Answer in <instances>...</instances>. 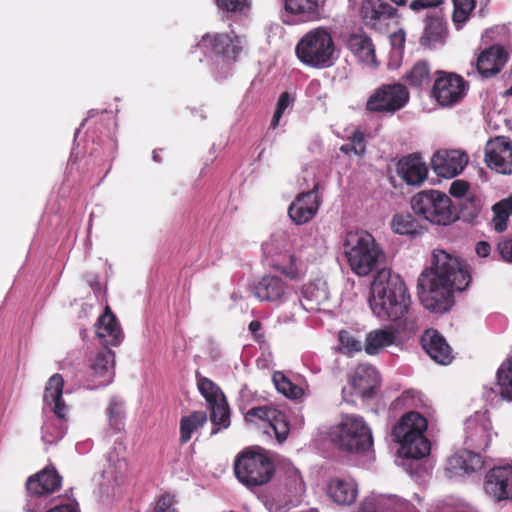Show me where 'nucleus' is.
I'll return each mask as SVG.
<instances>
[{
  "label": "nucleus",
  "instance_id": "obj_1",
  "mask_svg": "<svg viewBox=\"0 0 512 512\" xmlns=\"http://www.w3.org/2000/svg\"><path fill=\"white\" fill-rule=\"evenodd\" d=\"M471 282L466 264L444 250H434L430 267L418 277V294L425 309L445 313L454 305V291L465 290Z\"/></svg>",
  "mask_w": 512,
  "mask_h": 512
},
{
  "label": "nucleus",
  "instance_id": "obj_2",
  "mask_svg": "<svg viewBox=\"0 0 512 512\" xmlns=\"http://www.w3.org/2000/svg\"><path fill=\"white\" fill-rule=\"evenodd\" d=\"M410 294L399 275L382 270L377 273L370 287L369 306L381 320L397 322L408 313Z\"/></svg>",
  "mask_w": 512,
  "mask_h": 512
},
{
  "label": "nucleus",
  "instance_id": "obj_3",
  "mask_svg": "<svg viewBox=\"0 0 512 512\" xmlns=\"http://www.w3.org/2000/svg\"><path fill=\"white\" fill-rule=\"evenodd\" d=\"M342 245L350 269L361 277L377 270L386 259L385 252L375 237L364 230L347 232Z\"/></svg>",
  "mask_w": 512,
  "mask_h": 512
},
{
  "label": "nucleus",
  "instance_id": "obj_4",
  "mask_svg": "<svg viewBox=\"0 0 512 512\" xmlns=\"http://www.w3.org/2000/svg\"><path fill=\"white\" fill-rule=\"evenodd\" d=\"M336 46L328 27L318 26L307 31L297 42L295 54L307 67L327 69L336 60Z\"/></svg>",
  "mask_w": 512,
  "mask_h": 512
},
{
  "label": "nucleus",
  "instance_id": "obj_5",
  "mask_svg": "<svg viewBox=\"0 0 512 512\" xmlns=\"http://www.w3.org/2000/svg\"><path fill=\"white\" fill-rule=\"evenodd\" d=\"M427 419L417 411H409L401 416L392 430L395 442L400 445L404 458L421 459L430 453V441L425 436Z\"/></svg>",
  "mask_w": 512,
  "mask_h": 512
},
{
  "label": "nucleus",
  "instance_id": "obj_6",
  "mask_svg": "<svg viewBox=\"0 0 512 512\" xmlns=\"http://www.w3.org/2000/svg\"><path fill=\"white\" fill-rule=\"evenodd\" d=\"M328 435L331 443L344 452L364 454L373 447L371 429L361 416H343L339 423L330 427Z\"/></svg>",
  "mask_w": 512,
  "mask_h": 512
},
{
  "label": "nucleus",
  "instance_id": "obj_7",
  "mask_svg": "<svg viewBox=\"0 0 512 512\" xmlns=\"http://www.w3.org/2000/svg\"><path fill=\"white\" fill-rule=\"evenodd\" d=\"M233 469L236 478L246 487L262 486L275 475L274 461L260 447H248L235 458Z\"/></svg>",
  "mask_w": 512,
  "mask_h": 512
},
{
  "label": "nucleus",
  "instance_id": "obj_8",
  "mask_svg": "<svg viewBox=\"0 0 512 512\" xmlns=\"http://www.w3.org/2000/svg\"><path fill=\"white\" fill-rule=\"evenodd\" d=\"M413 212L424 220L437 225H449L458 216L448 195L438 190H424L411 199Z\"/></svg>",
  "mask_w": 512,
  "mask_h": 512
},
{
  "label": "nucleus",
  "instance_id": "obj_9",
  "mask_svg": "<svg viewBox=\"0 0 512 512\" xmlns=\"http://www.w3.org/2000/svg\"><path fill=\"white\" fill-rule=\"evenodd\" d=\"M407 87L401 83L383 84L371 94L366 102V110L375 113H395L409 101Z\"/></svg>",
  "mask_w": 512,
  "mask_h": 512
},
{
  "label": "nucleus",
  "instance_id": "obj_10",
  "mask_svg": "<svg viewBox=\"0 0 512 512\" xmlns=\"http://www.w3.org/2000/svg\"><path fill=\"white\" fill-rule=\"evenodd\" d=\"M468 88L469 83L461 75L436 71L431 95L440 106L451 107L463 100Z\"/></svg>",
  "mask_w": 512,
  "mask_h": 512
},
{
  "label": "nucleus",
  "instance_id": "obj_11",
  "mask_svg": "<svg viewBox=\"0 0 512 512\" xmlns=\"http://www.w3.org/2000/svg\"><path fill=\"white\" fill-rule=\"evenodd\" d=\"M248 424L267 423L279 444L286 441L290 433L289 420L285 413L269 405L250 408L244 415Z\"/></svg>",
  "mask_w": 512,
  "mask_h": 512
},
{
  "label": "nucleus",
  "instance_id": "obj_12",
  "mask_svg": "<svg viewBox=\"0 0 512 512\" xmlns=\"http://www.w3.org/2000/svg\"><path fill=\"white\" fill-rule=\"evenodd\" d=\"M359 13L367 28L382 32L387 30L390 21L397 17L398 10L385 0H363Z\"/></svg>",
  "mask_w": 512,
  "mask_h": 512
},
{
  "label": "nucleus",
  "instance_id": "obj_13",
  "mask_svg": "<svg viewBox=\"0 0 512 512\" xmlns=\"http://www.w3.org/2000/svg\"><path fill=\"white\" fill-rule=\"evenodd\" d=\"M483 489L495 502L512 501V466H495L487 471Z\"/></svg>",
  "mask_w": 512,
  "mask_h": 512
},
{
  "label": "nucleus",
  "instance_id": "obj_14",
  "mask_svg": "<svg viewBox=\"0 0 512 512\" xmlns=\"http://www.w3.org/2000/svg\"><path fill=\"white\" fill-rule=\"evenodd\" d=\"M487 166L501 174H512V141L505 137H496L485 146Z\"/></svg>",
  "mask_w": 512,
  "mask_h": 512
},
{
  "label": "nucleus",
  "instance_id": "obj_15",
  "mask_svg": "<svg viewBox=\"0 0 512 512\" xmlns=\"http://www.w3.org/2000/svg\"><path fill=\"white\" fill-rule=\"evenodd\" d=\"M318 189L319 183H316L312 190L299 193L289 205L288 215L293 223L303 225L315 217L320 207Z\"/></svg>",
  "mask_w": 512,
  "mask_h": 512
},
{
  "label": "nucleus",
  "instance_id": "obj_16",
  "mask_svg": "<svg viewBox=\"0 0 512 512\" xmlns=\"http://www.w3.org/2000/svg\"><path fill=\"white\" fill-rule=\"evenodd\" d=\"M200 48L236 60L242 52V40L234 32L205 34L198 42Z\"/></svg>",
  "mask_w": 512,
  "mask_h": 512
},
{
  "label": "nucleus",
  "instance_id": "obj_17",
  "mask_svg": "<svg viewBox=\"0 0 512 512\" xmlns=\"http://www.w3.org/2000/svg\"><path fill=\"white\" fill-rule=\"evenodd\" d=\"M115 353L110 349L98 352L89 368V387L92 389L110 384L114 378Z\"/></svg>",
  "mask_w": 512,
  "mask_h": 512
},
{
  "label": "nucleus",
  "instance_id": "obj_18",
  "mask_svg": "<svg viewBox=\"0 0 512 512\" xmlns=\"http://www.w3.org/2000/svg\"><path fill=\"white\" fill-rule=\"evenodd\" d=\"M467 163V154L460 150H439L431 159L433 171L443 178L457 176L463 171Z\"/></svg>",
  "mask_w": 512,
  "mask_h": 512
},
{
  "label": "nucleus",
  "instance_id": "obj_19",
  "mask_svg": "<svg viewBox=\"0 0 512 512\" xmlns=\"http://www.w3.org/2000/svg\"><path fill=\"white\" fill-rule=\"evenodd\" d=\"M509 59L506 49L494 44L480 52L476 60V69L479 75L488 79L498 75Z\"/></svg>",
  "mask_w": 512,
  "mask_h": 512
},
{
  "label": "nucleus",
  "instance_id": "obj_20",
  "mask_svg": "<svg viewBox=\"0 0 512 512\" xmlns=\"http://www.w3.org/2000/svg\"><path fill=\"white\" fill-rule=\"evenodd\" d=\"M253 294L260 301L281 304L291 292L290 286L278 276H264L253 286Z\"/></svg>",
  "mask_w": 512,
  "mask_h": 512
},
{
  "label": "nucleus",
  "instance_id": "obj_21",
  "mask_svg": "<svg viewBox=\"0 0 512 512\" xmlns=\"http://www.w3.org/2000/svg\"><path fill=\"white\" fill-rule=\"evenodd\" d=\"M345 47L362 64L378 67L375 45L364 31L349 33L345 40Z\"/></svg>",
  "mask_w": 512,
  "mask_h": 512
},
{
  "label": "nucleus",
  "instance_id": "obj_22",
  "mask_svg": "<svg viewBox=\"0 0 512 512\" xmlns=\"http://www.w3.org/2000/svg\"><path fill=\"white\" fill-rule=\"evenodd\" d=\"M61 484V475L54 466L49 465L27 479L26 489L30 495L40 497L59 490Z\"/></svg>",
  "mask_w": 512,
  "mask_h": 512
},
{
  "label": "nucleus",
  "instance_id": "obj_23",
  "mask_svg": "<svg viewBox=\"0 0 512 512\" xmlns=\"http://www.w3.org/2000/svg\"><path fill=\"white\" fill-rule=\"evenodd\" d=\"M420 342L423 350L436 363L448 365L454 359L452 348L436 329L425 330Z\"/></svg>",
  "mask_w": 512,
  "mask_h": 512
},
{
  "label": "nucleus",
  "instance_id": "obj_24",
  "mask_svg": "<svg viewBox=\"0 0 512 512\" xmlns=\"http://www.w3.org/2000/svg\"><path fill=\"white\" fill-rule=\"evenodd\" d=\"M326 0H284V10L297 21L305 23L322 17Z\"/></svg>",
  "mask_w": 512,
  "mask_h": 512
},
{
  "label": "nucleus",
  "instance_id": "obj_25",
  "mask_svg": "<svg viewBox=\"0 0 512 512\" xmlns=\"http://www.w3.org/2000/svg\"><path fill=\"white\" fill-rule=\"evenodd\" d=\"M95 327L97 337L108 345L118 346L124 337L118 319L108 305L97 319Z\"/></svg>",
  "mask_w": 512,
  "mask_h": 512
},
{
  "label": "nucleus",
  "instance_id": "obj_26",
  "mask_svg": "<svg viewBox=\"0 0 512 512\" xmlns=\"http://www.w3.org/2000/svg\"><path fill=\"white\" fill-rule=\"evenodd\" d=\"M269 265L290 280H300L306 273V265L301 258L289 251L274 255Z\"/></svg>",
  "mask_w": 512,
  "mask_h": 512
},
{
  "label": "nucleus",
  "instance_id": "obj_27",
  "mask_svg": "<svg viewBox=\"0 0 512 512\" xmlns=\"http://www.w3.org/2000/svg\"><path fill=\"white\" fill-rule=\"evenodd\" d=\"M397 173L407 184L419 185L427 178L428 169L421 157L412 154L399 160Z\"/></svg>",
  "mask_w": 512,
  "mask_h": 512
},
{
  "label": "nucleus",
  "instance_id": "obj_28",
  "mask_svg": "<svg viewBox=\"0 0 512 512\" xmlns=\"http://www.w3.org/2000/svg\"><path fill=\"white\" fill-rule=\"evenodd\" d=\"M350 384L358 395L373 396L377 384L376 369L369 364H359L350 379Z\"/></svg>",
  "mask_w": 512,
  "mask_h": 512
},
{
  "label": "nucleus",
  "instance_id": "obj_29",
  "mask_svg": "<svg viewBox=\"0 0 512 512\" xmlns=\"http://www.w3.org/2000/svg\"><path fill=\"white\" fill-rule=\"evenodd\" d=\"M63 387L64 379L62 375L59 373L52 375L45 387L44 401L52 407L53 412L59 419L65 421L67 407L62 398Z\"/></svg>",
  "mask_w": 512,
  "mask_h": 512
},
{
  "label": "nucleus",
  "instance_id": "obj_30",
  "mask_svg": "<svg viewBox=\"0 0 512 512\" xmlns=\"http://www.w3.org/2000/svg\"><path fill=\"white\" fill-rule=\"evenodd\" d=\"M328 495L339 505H351L357 499L358 486L350 478H333L328 484Z\"/></svg>",
  "mask_w": 512,
  "mask_h": 512
},
{
  "label": "nucleus",
  "instance_id": "obj_31",
  "mask_svg": "<svg viewBox=\"0 0 512 512\" xmlns=\"http://www.w3.org/2000/svg\"><path fill=\"white\" fill-rule=\"evenodd\" d=\"M390 226L394 233L411 238L421 235L424 230V227L410 213H396L392 217Z\"/></svg>",
  "mask_w": 512,
  "mask_h": 512
},
{
  "label": "nucleus",
  "instance_id": "obj_32",
  "mask_svg": "<svg viewBox=\"0 0 512 512\" xmlns=\"http://www.w3.org/2000/svg\"><path fill=\"white\" fill-rule=\"evenodd\" d=\"M396 334L392 327H386L371 331L366 336L365 351L369 355H375L382 348L395 343Z\"/></svg>",
  "mask_w": 512,
  "mask_h": 512
},
{
  "label": "nucleus",
  "instance_id": "obj_33",
  "mask_svg": "<svg viewBox=\"0 0 512 512\" xmlns=\"http://www.w3.org/2000/svg\"><path fill=\"white\" fill-rule=\"evenodd\" d=\"M483 464L482 456L470 450L461 451L449 459V465L452 469L466 474L480 470Z\"/></svg>",
  "mask_w": 512,
  "mask_h": 512
},
{
  "label": "nucleus",
  "instance_id": "obj_34",
  "mask_svg": "<svg viewBox=\"0 0 512 512\" xmlns=\"http://www.w3.org/2000/svg\"><path fill=\"white\" fill-rule=\"evenodd\" d=\"M207 422L205 411H193L187 416H182L179 424V442L186 444L192 438L195 431L202 428Z\"/></svg>",
  "mask_w": 512,
  "mask_h": 512
},
{
  "label": "nucleus",
  "instance_id": "obj_35",
  "mask_svg": "<svg viewBox=\"0 0 512 512\" xmlns=\"http://www.w3.org/2000/svg\"><path fill=\"white\" fill-rule=\"evenodd\" d=\"M404 81L413 88L428 86L431 82V68L426 60H419L403 77Z\"/></svg>",
  "mask_w": 512,
  "mask_h": 512
},
{
  "label": "nucleus",
  "instance_id": "obj_36",
  "mask_svg": "<svg viewBox=\"0 0 512 512\" xmlns=\"http://www.w3.org/2000/svg\"><path fill=\"white\" fill-rule=\"evenodd\" d=\"M210 410V421L213 425L211 435L217 434L222 429H227L230 426V407L227 399H221L217 402L208 406Z\"/></svg>",
  "mask_w": 512,
  "mask_h": 512
},
{
  "label": "nucleus",
  "instance_id": "obj_37",
  "mask_svg": "<svg viewBox=\"0 0 512 512\" xmlns=\"http://www.w3.org/2000/svg\"><path fill=\"white\" fill-rule=\"evenodd\" d=\"M453 5L452 23L456 30H461L470 20L476 8V0H451Z\"/></svg>",
  "mask_w": 512,
  "mask_h": 512
},
{
  "label": "nucleus",
  "instance_id": "obj_38",
  "mask_svg": "<svg viewBox=\"0 0 512 512\" xmlns=\"http://www.w3.org/2000/svg\"><path fill=\"white\" fill-rule=\"evenodd\" d=\"M494 214L492 223L497 232H503L508 227L509 217L512 216V194L501 199L492 206Z\"/></svg>",
  "mask_w": 512,
  "mask_h": 512
},
{
  "label": "nucleus",
  "instance_id": "obj_39",
  "mask_svg": "<svg viewBox=\"0 0 512 512\" xmlns=\"http://www.w3.org/2000/svg\"><path fill=\"white\" fill-rule=\"evenodd\" d=\"M497 386L500 396L512 401V357L505 360L498 368Z\"/></svg>",
  "mask_w": 512,
  "mask_h": 512
},
{
  "label": "nucleus",
  "instance_id": "obj_40",
  "mask_svg": "<svg viewBox=\"0 0 512 512\" xmlns=\"http://www.w3.org/2000/svg\"><path fill=\"white\" fill-rule=\"evenodd\" d=\"M197 387L200 394L205 398L208 406L220 402L221 399H227L221 388L207 377L197 378Z\"/></svg>",
  "mask_w": 512,
  "mask_h": 512
},
{
  "label": "nucleus",
  "instance_id": "obj_41",
  "mask_svg": "<svg viewBox=\"0 0 512 512\" xmlns=\"http://www.w3.org/2000/svg\"><path fill=\"white\" fill-rule=\"evenodd\" d=\"M466 443L478 450H485L490 444V435L485 425L475 424L473 427L468 426Z\"/></svg>",
  "mask_w": 512,
  "mask_h": 512
},
{
  "label": "nucleus",
  "instance_id": "obj_42",
  "mask_svg": "<svg viewBox=\"0 0 512 512\" xmlns=\"http://www.w3.org/2000/svg\"><path fill=\"white\" fill-rule=\"evenodd\" d=\"M273 383L278 392L288 398L296 399L302 395V389L291 382L282 372L277 371L272 377Z\"/></svg>",
  "mask_w": 512,
  "mask_h": 512
},
{
  "label": "nucleus",
  "instance_id": "obj_43",
  "mask_svg": "<svg viewBox=\"0 0 512 512\" xmlns=\"http://www.w3.org/2000/svg\"><path fill=\"white\" fill-rule=\"evenodd\" d=\"M446 34V23L438 16H428L426 18L425 36L428 40L441 41Z\"/></svg>",
  "mask_w": 512,
  "mask_h": 512
},
{
  "label": "nucleus",
  "instance_id": "obj_44",
  "mask_svg": "<svg viewBox=\"0 0 512 512\" xmlns=\"http://www.w3.org/2000/svg\"><path fill=\"white\" fill-rule=\"evenodd\" d=\"M304 298L307 305L303 304L306 310L319 309V306L327 300V292L314 284H310L304 290Z\"/></svg>",
  "mask_w": 512,
  "mask_h": 512
},
{
  "label": "nucleus",
  "instance_id": "obj_45",
  "mask_svg": "<svg viewBox=\"0 0 512 512\" xmlns=\"http://www.w3.org/2000/svg\"><path fill=\"white\" fill-rule=\"evenodd\" d=\"M217 7L229 16L241 15L248 9V0H215Z\"/></svg>",
  "mask_w": 512,
  "mask_h": 512
},
{
  "label": "nucleus",
  "instance_id": "obj_46",
  "mask_svg": "<svg viewBox=\"0 0 512 512\" xmlns=\"http://www.w3.org/2000/svg\"><path fill=\"white\" fill-rule=\"evenodd\" d=\"M338 339L340 345L347 353L359 352L362 349V343L346 330L339 332Z\"/></svg>",
  "mask_w": 512,
  "mask_h": 512
},
{
  "label": "nucleus",
  "instance_id": "obj_47",
  "mask_svg": "<svg viewBox=\"0 0 512 512\" xmlns=\"http://www.w3.org/2000/svg\"><path fill=\"white\" fill-rule=\"evenodd\" d=\"M175 504V496L166 492L157 499L152 512H178Z\"/></svg>",
  "mask_w": 512,
  "mask_h": 512
},
{
  "label": "nucleus",
  "instance_id": "obj_48",
  "mask_svg": "<svg viewBox=\"0 0 512 512\" xmlns=\"http://www.w3.org/2000/svg\"><path fill=\"white\" fill-rule=\"evenodd\" d=\"M108 415L110 418V424L118 428L123 418V403L112 398L108 407Z\"/></svg>",
  "mask_w": 512,
  "mask_h": 512
},
{
  "label": "nucleus",
  "instance_id": "obj_49",
  "mask_svg": "<svg viewBox=\"0 0 512 512\" xmlns=\"http://www.w3.org/2000/svg\"><path fill=\"white\" fill-rule=\"evenodd\" d=\"M444 3V0H412L409 8L415 13L422 10L437 8Z\"/></svg>",
  "mask_w": 512,
  "mask_h": 512
},
{
  "label": "nucleus",
  "instance_id": "obj_50",
  "mask_svg": "<svg viewBox=\"0 0 512 512\" xmlns=\"http://www.w3.org/2000/svg\"><path fill=\"white\" fill-rule=\"evenodd\" d=\"M497 250L504 261L512 263V238L500 241Z\"/></svg>",
  "mask_w": 512,
  "mask_h": 512
},
{
  "label": "nucleus",
  "instance_id": "obj_51",
  "mask_svg": "<svg viewBox=\"0 0 512 512\" xmlns=\"http://www.w3.org/2000/svg\"><path fill=\"white\" fill-rule=\"evenodd\" d=\"M469 190V184L463 180H455L451 183L449 193L456 198H461L466 195Z\"/></svg>",
  "mask_w": 512,
  "mask_h": 512
},
{
  "label": "nucleus",
  "instance_id": "obj_52",
  "mask_svg": "<svg viewBox=\"0 0 512 512\" xmlns=\"http://www.w3.org/2000/svg\"><path fill=\"white\" fill-rule=\"evenodd\" d=\"M46 512H80V509L76 500L68 499L67 503L57 504Z\"/></svg>",
  "mask_w": 512,
  "mask_h": 512
},
{
  "label": "nucleus",
  "instance_id": "obj_53",
  "mask_svg": "<svg viewBox=\"0 0 512 512\" xmlns=\"http://www.w3.org/2000/svg\"><path fill=\"white\" fill-rule=\"evenodd\" d=\"M249 331L253 335V339L259 343L262 344L265 342V335L262 333V323L259 320H253L248 325Z\"/></svg>",
  "mask_w": 512,
  "mask_h": 512
},
{
  "label": "nucleus",
  "instance_id": "obj_54",
  "mask_svg": "<svg viewBox=\"0 0 512 512\" xmlns=\"http://www.w3.org/2000/svg\"><path fill=\"white\" fill-rule=\"evenodd\" d=\"M340 151L344 154H351L354 153L355 155L361 156L365 153L366 147H357L356 145H353L351 142L344 144L340 147Z\"/></svg>",
  "mask_w": 512,
  "mask_h": 512
},
{
  "label": "nucleus",
  "instance_id": "obj_55",
  "mask_svg": "<svg viewBox=\"0 0 512 512\" xmlns=\"http://www.w3.org/2000/svg\"><path fill=\"white\" fill-rule=\"evenodd\" d=\"M390 40L393 47L403 48L405 44V32L401 29L394 32Z\"/></svg>",
  "mask_w": 512,
  "mask_h": 512
},
{
  "label": "nucleus",
  "instance_id": "obj_56",
  "mask_svg": "<svg viewBox=\"0 0 512 512\" xmlns=\"http://www.w3.org/2000/svg\"><path fill=\"white\" fill-rule=\"evenodd\" d=\"M292 99L288 92H283L277 102L276 110L283 113L285 112L286 108L291 104Z\"/></svg>",
  "mask_w": 512,
  "mask_h": 512
},
{
  "label": "nucleus",
  "instance_id": "obj_57",
  "mask_svg": "<svg viewBox=\"0 0 512 512\" xmlns=\"http://www.w3.org/2000/svg\"><path fill=\"white\" fill-rule=\"evenodd\" d=\"M350 142L353 145H356L359 147H366L365 146V135L362 131L356 130L352 133V135L349 137Z\"/></svg>",
  "mask_w": 512,
  "mask_h": 512
},
{
  "label": "nucleus",
  "instance_id": "obj_58",
  "mask_svg": "<svg viewBox=\"0 0 512 512\" xmlns=\"http://www.w3.org/2000/svg\"><path fill=\"white\" fill-rule=\"evenodd\" d=\"M476 253L479 257H487L491 252V245L487 241H479L476 244Z\"/></svg>",
  "mask_w": 512,
  "mask_h": 512
},
{
  "label": "nucleus",
  "instance_id": "obj_59",
  "mask_svg": "<svg viewBox=\"0 0 512 512\" xmlns=\"http://www.w3.org/2000/svg\"><path fill=\"white\" fill-rule=\"evenodd\" d=\"M282 116H283V113L275 110L273 118L270 123V127L272 129H275L279 125V122H280V119L282 118Z\"/></svg>",
  "mask_w": 512,
  "mask_h": 512
},
{
  "label": "nucleus",
  "instance_id": "obj_60",
  "mask_svg": "<svg viewBox=\"0 0 512 512\" xmlns=\"http://www.w3.org/2000/svg\"><path fill=\"white\" fill-rule=\"evenodd\" d=\"M396 6H405L407 4V0H390Z\"/></svg>",
  "mask_w": 512,
  "mask_h": 512
},
{
  "label": "nucleus",
  "instance_id": "obj_61",
  "mask_svg": "<svg viewBox=\"0 0 512 512\" xmlns=\"http://www.w3.org/2000/svg\"><path fill=\"white\" fill-rule=\"evenodd\" d=\"M152 157H153V160L155 162H160L161 161V159H160V157H159V155H158V153L156 151L153 152V156Z\"/></svg>",
  "mask_w": 512,
  "mask_h": 512
},
{
  "label": "nucleus",
  "instance_id": "obj_62",
  "mask_svg": "<svg viewBox=\"0 0 512 512\" xmlns=\"http://www.w3.org/2000/svg\"><path fill=\"white\" fill-rule=\"evenodd\" d=\"M504 96H512V85L505 91Z\"/></svg>",
  "mask_w": 512,
  "mask_h": 512
}]
</instances>
